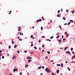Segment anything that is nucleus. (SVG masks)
Wrapping results in <instances>:
<instances>
[{"label":"nucleus","instance_id":"f257e3e1","mask_svg":"<svg viewBox=\"0 0 75 75\" xmlns=\"http://www.w3.org/2000/svg\"><path fill=\"white\" fill-rule=\"evenodd\" d=\"M42 21V20L40 19L39 20H37V22H36V23H37V22H39V21Z\"/></svg>","mask_w":75,"mask_h":75},{"label":"nucleus","instance_id":"f03ea898","mask_svg":"<svg viewBox=\"0 0 75 75\" xmlns=\"http://www.w3.org/2000/svg\"><path fill=\"white\" fill-rule=\"evenodd\" d=\"M48 69V68H47L46 69H45V71H46V72H48V71H49V70H47Z\"/></svg>","mask_w":75,"mask_h":75},{"label":"nucleus","instance_id":"7ed1b4c3","mask_svg":"<svg viewBox=\"0 0 75 75\" xmlns=\"http://www.w3.org/2000/svg\"><path fill=\"white\" fill-rule=\"evenodd\" d=\"M27 59H32V58H31V57H27Z\"/></svg>","mask_w":75,"mask_h":75},{"label":"nucleus","instance_id":"20e7f679","mask_svg":"<svg viewBox=\"0 0 75 75\" xmlns=\"http://www.w3.org/2000/svg\"><path fill=\"white\" fill-rule=\"evenodd\" d=\"M15 58H16V56H14L12 58V59H15Z\"/></svg>","mask_w":75,"mask_h":75},{"label":"nucleus","instance_id":"39448f33","mask_svg":"<svg viewBox=\"0 0 75 75\" xmlns=\"http://www.w3.org/2000/svg\"><path fill=\"white\" fill-rule=\"evenodd\" d=\"M59 70L58 69L57 71V74H58V73H59Z\"/></svg>","mask_w":75,"mask_h":75},{"label":"nucleus","instance_id":"423d86ee","mask_svg":"<svg viewBox=\"0 0 75 75\" xmlns=\"http://www.w3.org/2000/svg\"><path fill=\"white\" fill-rule=\"evenodd\" d=\"M68 48V47H66L64 49V51H65V50H67V48Z\"/></svg>","mask_w":75,"mask_h":75},{"label":"nucleus","instance_id":"0eeeda50","mask_svg":"<svg viewBox=\"0 0 75 75\" xmlns=\"http://www.w3.org/2000/svg\"><path fill=\"white\" fill-rule=\"evenodd\" d=\"M71 12H72V14H74V13L75 12V11H71Z\"/></svg>","mask_w":75,"mask_h":75},{"label":"nucleus","instance_id":"6e6552de","mask_svg":"<svg viewBox=\"0 0 75 75\" xmlns=\"http://www.w3.org/2000/svg\"><path fill=\"white\" fill-rule=\"evenodd\" d=\"M70 21L71 22V23H74V21H73V20H70Z\"/></svg>","mask_w":75,"mask_h":75},{"label":"nucleus","instance_id":"1a4fd4ad","mask_svg":"<svg viewBox=\"0 0 75 75\" xmlns=\"http://www.w3.org/2000/svg\"><path fill=\"white\" fill-rule=\"evenodd\" d=\"M18 31H21V29H18Z\"/></svg>","mask_w":75,"mask_h":75},{"label":"nucleus","instance_id":"9d476101","mask_svg":"<svg viewBox=\"0 0 75 75\" xmlns=\"http://www.w3.org/2000/svg\"><path fill=\"white\" fill-rule=\"evenodd\" d=\"M66 53H69V54H70V52H69V51H67L66 52Z\"/></svg>","mask_w":75,"mask_h":75},{"label":"nucleus","instance_id":"9b49d317","mask_svg":"<svg viewBox=\"0 0 75 75\" xmlns=\"http://www.w3.org/2000/svg\"><path fill=\"white\" fill-rule=\"evenodd\" d=\"M63 19L64 20H66V18H65V17H63Z\"/></svg>","mask_w":75,"mask_h":75},{"label":"nucleus","instance_id":"f8f14e48","mask_svg":"<svg viewBox=\"0 0 75 75\" xmlns=\"http://www.w3.org/2000/svg\"><path fill=\"white\" fill-rule=\"evenodd\" d=\"M17 47V45H15V46L14 47V48H16Z\"/></svg>","mask_w":75,"mask_h":75},{"label":"nucleus","instance_id":"ddd939ff","mask_svg":"<svg viewBox=\"0 0 75 75\" xmlns=\"http://www.w3.org/2000/svg\"><path fill=\"white\" fill-rule=\"evenodd\" d=\"M16 69H14L13 70V72H16Z\"/></svg>","mask_w":75,"mask_h":75},{"label":"nucleus","instance_id":"4468645a","mask_svg":"<svg viewBox=\"0 0 75 75\" xmlns=\"http://www.w3.org/2000/svg\"><path fill=\"white\" fill-rule=\"evenodd\" d=\"M43 29V27H42V26L41 27V30H42Z\"/></svg>","mask_w":75,"mask_h":75},{"label":"nucleus","instance_id":"2eb2a0df","mask_svg":"<svg viewBox=\"0 0 75 75\" xmlns=\"http://www.w3.org/2000/svg\"><path fill=\"white\" fill-rule=\"evenodd\" d=\"M34 48H35V50H37V47H34Z\"/></svg>","mask_w":75,"mask_h":75},{"label":"nucleus","instance_id":"dca6fc26","mask_svg":"<svg viewBox=\"0 0 75 75\" xmlns=\"http://www.w3.org/2000/svg\"><path fill=\"white\" fill-rule=\"evenodd\" d=\"M30 54H33V52H30Z\"/></svg>","mask_w":75,"mask_h":75},{"label":"nucleus","instance_id":"f3484780","mask_svg":"<svg viewBox=\"0 0 75 75\" xmlns=\"http://www.w3.org/2000/svg\"><path fill=\"white\" fill-rule=\"evenodd\" d=\"M53 38H54V36H52L50 38V39H52Z\"/></svg>","mask_w":75,"mask_h":75},{"label":"nucleus","instance_id":"a211bd4d","mask_svg":"<svg viewBox=\"0 0 75 75\" xmlns=\"http://www.w3.org/2000/svg\"><path fill=\"white\" fill-rule=\"evenodd\" d=\"M59 37V35H58L56 37L57 38H58V37Z\"/></svg>","mask_w":75,"mask_h":75},{"label":"nucleus","instance_id":"6ab92c4d","mask_svg":"<svg viewBox=\"0 0 75 75\" xmlns=\"http://www.w3.org/2000/svg\"><path fill=\"white\" fill-rule=\"evenodd\" d=\"M74 50V49L73 48H71V51H72V50Z\"/></svg>","mask_w":75,"mask_h":75},{"label":"nucleus","instance_id":"aec40b11","mask_svg":"<svg viewBox=\"0 0 75 75\" xmlns=\"http://www.w3.org/2000/svg\"><path fill=\"white\" fill-rule=\"evenodd\" d=\"M70 24H71V22H69V23H68V24H67V25H69Z\"/></svg>","mask_w":75,"mask_h":75},{"label":"nucleus","instance_id":"412c9836","mask_svg":"<svg viewBox=\"0 0 75 75\" xmlns=\"http://www.w3.org/2000/svg\"><path fill=\"white\" fill-rule=\"evenodd\" d=\"M64 34L65 35H66V34H67V33L66 32H64Z\"/></svg>","mask_w":75,"mask_h":75},{"label":"nucleus","instance_id":"4be33fe9","mask_svg":"<svg viewBox=\"0 0 75 75\" xmlns=\"http://www.w3.org/2000/svg\"><path fill=\"white\" fill-rule=\"evenodd\" d=\"M61 67H63V64L62 63V64H61Z\"/></svg>","mask_w":75,"mask_h":75},{"label":"nucleus","instance_id":"5701e85b","mask_svg":"<svg viewBox=\"0 0 75 75\" xmlns=\"http://www.w3.org/2000/svg\"><path fill=\"white\" fill-rule=\"evenodd\" d=\"M28 67V65L27 64L26 65H25V67Z\"/></svg>","mask_w":75,"mask_h":75},{"label":"nucleus","instance_id":"b1692460","mask_svg":"<svg viewBox=\"0 0 75 75\" xmlns=\"http://www.w3.org/2000/svg\"><path fill=\"white\" fill-rule=\"evenodd\" d=\"M47 52V53H48L49 54H50V52H49V51H48Z\"/></svg>","mask_w":75,"mask_h":75},{"label":"nucleus","instance_id":"393cba45","mask_svg":"<svg viewBox=\"0 0 75 75\" xmlns=\"http://www.w3.org/2000/svg\"><path fill=\"white\" fill-rule=\"evenodd\" d=\"M59 33H57V35H59Z\"/></svg>","mask_w":75,"mask_h":75},{"label":"nucleus","instance_id":"a878e982","mask_svg":"<svg viewBox=\"0 0 75 75\" xmlns=\"http://www.w3.org/2000/svg\"><path fill=\"white\" fill-rule=\"evenodd\" d=\"M8 48H11V46L9 45L8 47Z\"/></svg>","mask_w":75,"mask_h":75},{"label":"nucleus","instance_id":"bb28decb","mask_svg":"<svg viewBox=\"0 0 75 75\" xmlns=\"http://www.w3.org/2000/svg\"><path fill=\"white\" fill-rule=\"evenodd\" d=\"M33 35H31L30 36V38H33Z\"/></svg>","mask_w":75,"mask_h":75},{"label":"nucleus","instance_id":"cd10ccee","mask_svg":"<svg viewBox=\"0 0 75 75\" xmlns=\"http://www.w3.org/2000/svg\"><path fill=\"white\" fill-rule=\"evenodd\" d=\"M42 48H44V44H43L42 46Z\"/></svg>","mask_w":75,"mask_h":75},{"label":"nucleus","instance_id":"c85d7f7f","mask_svg":"<svg viewBox=\"0 0 75 75\" xmlns=\"http://www.w3.org/2000/svg\"><path fill=\"white\" fill-rule=\"evenodd\" d=\"M59 27L60 28V30H61V25H59Z\"/></svg>","mask_w":75,"mask_h":75},{"label":"nucleus","instance_id":"c756f323","mask_svg":"<svg viewBox=\"0 0 75 75\" xmlns=\"http://www.w3.org/2000/svg\"><path fill=\"white\" fill-rule=\"evenodd\" d=\"M42 20H44V17H42Z\"/></svg>","mask_w":75,"mask_h":75},{"label":"nucleus","instance_id":"7c9ffc66","mask_svg":"<svg viewBox=\"0 0 75 75\" xmlns=\"http://www.w3.org/2000/svg\"><path fill=\"white\" fill-rule=\"evenodd\" d=\"M68 36H69V35H68V34H67V35H66L67 37Z\"/></svg>","mask_w":75,"mask_h":75},{"label":"nucleus","instance_id":"2f4dec72","mask_svg":"<svg viewBox=\"0 0 75 75\" xmlns=\"http://www.w3.org/2000/svg\"><path fill=\"white\" fill-rule=\"evenodd\" d=\"M14 42L13 41H12V44H14Z\"/></svg>","mask_w":75,"mask_h":75},{"label":"nucleus","instance_id":"473e14b6","mask_svg":"<svg viewBox=\"0 0 75 75\" xmlns=\"http://www.w3.org/2000/svg\"><path fill=\"white\" fill-rule=\"evenodd\" d=\"M40 42H41V40H39V43H40Z\"/></svg>","mask_w":75,"mask_h":75},{"label":"nucleus","instance_id":"72a5a7b5","mask_svg":"<svg viewBox=\"0 0 75 75\" xmlns=\"http://www.w3.org/2000/svg\"><path fill=\"white\" fill-rule=\"evenodd\" d=\"M34 45L33 44H32L31 45V47H32V46H33Z\"/></svg>","mask_w":75,"mask_h":75},{"label":"nucleus","instance_id":"f704fd0d","mask_svg":"<svg viewBox=\"0 0 75 75\" xmlns=\"http://www.w3.org/2000/svg\"><path fill=\"white\" fill-rule=\"evenodd\" d=\"M60 12V10H59L57 12L58 13H59Z\"/></svg>","mask_w":75,"mask_h":75},{"label":"nucleus","instance_id":"c9c22d12","mask_svg":"<svg viewBox=\"0 0 75 75\" xmlns=\"http://www.w3.org/2000/svg\"><path fill=\"white\" fill-rule=\"evenodd\" d=\"M72 52L73 54H75V52L74 51H73Z\"/></svg>","mask_w":75,"mask_h":75},{"label":"nucleus","instance_id":"e433bc0d","mask_svg":"<svg viewBox=\"0 0 75 75\" xmlns=\"http://www.w3.org/2000/svg\"><path fill=\"white\" fill-rule=\"evenodd\" d=\"M19 40H20V41H22V39H21V38H20V39H19Z\"/></svg>","mask_w":75,"mask_h":75},{"label":"nucleus","instance_id":"4c0bfd02","mask_svg":"<svg viewBox=\"0 0 75 75\" xmlns=\"http://www.w3.org/2000/svg\"><path fill=\"white\" fill-rule=\"evenodd\" d=\"M25 52V53H26V52H27V50H25L24 51Z\"/></svg>","mask_w":75,"mask_h":75},{"label":"nucleus","instance_id":"58836bf2","mask_svg":"<svg viewBox=\"0 0 75 75\" xmlns=\"http://www.w3.org/2000/svg\"><path fill=\"white\" fill-rule=\"evenodd\" d=\"M4 58V56H2V59H3Z\"/></svg>","mask_w":75,"mask_h":75},{"label":"nucleus","instance_id":"ea45409f","mask_svg":"<svg viewBox=\"0 0 75 75\" xmlns=\"http://www.w3.org/2000/svg\"><path fill=\"white\" fill-rule=\"evenodd\" d=\"M73 57V58H75V54L74 55Z\"/></svg>","mask_w":75,"mask_h":75},{"label":"nucleus","instance_id":"a19ab883","mask_svg":"<svg viewBox=\"0 0 75 75\" xmlns=\"http://www.w3.org/2000/svg\"><path fill=\"white\" fill-rule=\"evenodd\" d=\"M41 68V67H39L38 68V69H40V68Z\"/></svg>","mask_w":75,"mask_h":75},{"label":"nucleus","instance_id":"79ce46f5","mask_svg":"<svg viewBox=\"0 0 75 75\" xmlns=\"http://www.w3.org/2000/svg\"><path fill=\"white\" fill-rule=\"evenodd\" d=\"M59 15L58 14L57 15V17H59Z\"/></svg>","mask_w":75,"mask_h":75},{"label":"nucleus","instance_id":"37998d69","mask_svg":"<svg viewBox=\"0 0 75 75\" xmlns=\"http://www.w3.org/2000/svg\"><path fill=\"white\" fill-rule=\"evenodd\" d=\"M49 39H46V41H49Z\"/></svg>","mask_w":75,"mask_h":75},{"label":"nucleus","instance_id":"c03bdc74","mask_svg":"<svg viewBox=\"0 0 75 75\" xmlns=\"http://www.w3.org/2000/svg\"><path fill=\"white\" fill-rule=\"evenodd\" d=\"M42 69H44V66H42Z\"/></svg>","mask_w":75,"mask_h":75},{"label":"nucleus","instance_id":"a18cd8bd","mask_svg":"<svg viewBox=\"0 0 75 75\" xmlns=\"http://www.w3.org/2000/svg\"><path fill=\"white\" fill-rule=\"evenodd\" d=\"M63 37H64V36H63V35H62V38H63Z\"/></svg>","mask_w":75,"mask_h":75},{"label":"nucleus","instance_id":"49530a36","mask_svg":"<svg viewBox=\"0 0 75 75\" xmlns=\"http://www.w3.org/2000/svg\"><path fill=\"white\" fill-rule=\"evenodd\" d=\"M42 38H45V36H42Z\"/></svg>","mask_w":75,"mask_h":75},{"label":"nucleus","instance_id":"de8ad7c7","mask_svg":"<svg viewBox=\"0 0 75 75\" xmlns=\"http://www.w3.org/2000/svg\"><path fill=\"white\" fill-rule=\"evenodd\" d=\"M72 62L74 63H75V62H73V61L71 62V63H72Z\"/></svg>","mask_w":75,"mask_h":75},{"label":"nucleus","instance_id":"09e8293b","mask_svg":"<svg viewBox=\"0 0 75 75\" xmlns=\"http://www.w3.org/2000/svg\"><path fill=\"white\" fill-rule=\"evenodd\" d=\"M1 52H2V51L1 50H0V53H1Z\"/></svg>","mask_w":75,"mask_h":75},{"label":"nucleus","instance_id":"8fccbe9b","mask_svg":"<svg viewBox=\"0 0 75 75\" xmlns=\"http://www.w3.org/2000/svg\"><path fill=\"white\" fill-rule=\"evenodd\" d=\"M20 75H21V74H22V73H21V72H20Z\"/></svg>","mask_w":75,"mask_h":75},{"label":"nucleus","instance_id":"3c124183","mask_svg":"<svg viewBox=\"0 0 75 75\" xmlns=\"http://www.w3.org/2000/svg\"><path fill=\"white\" fill-rule=\"evenodd\" d=\"M19 34H20V35H22L21 33V32L19 33Z\"/></svg>","mask_w":75,"mask_h":75},{"label":"nucleus","instance_id":"603ef678","mask_svg":"<svg viewBox=\"0 0 75 75\" xmlns=\"http://www.w3.org/2000/svg\"><path fill=\"white\" fill-rule=\"evenodd\" d=\"M0 57H1V53H0Z\"/></svg>","mask_w":75,"mask_h":75},{"label":"nucleus","instance_id":"864d4df0","mask_svg":"<svg viewBox=\"0 0 75 75\" xmlns=\"http://www.w3.org/2000/svg\"><path fill=\"white\" fill-rule=\"evenodd\" d=\"M74 57H72V58H71V59H74Z\"/></svg>","mask_w":75,"mask_h":75},{"label":"nucleus","instance_id":"5fc2aeb1","mask_svg":"<svg viewBox=\"0 0 75 75\" xmlns=\"http://www.w3.org/2000/svg\"><path fill=\"white\" fill-rule=\"evenodd\" d=\"M17 52L18 53H19V52H19V51H17Z\"/></svg>","mask_w":75,"mask_h":75},{"label":"nucleus","instance_id":"6e6d98bb","mask_svg":"<svg viewBox=\"0 0 75 75\" xmlns=\"http://www.w3.org/2000/svg\"><path fill=\"white\" fill-rule=\"evenodd\" d=\"M7 56H8H8H9V54H7Z\"/></svg>","mask_w":75,"mask_h":75},{"label":"nucleus","instance_id":"4d7b16f0","mask_svg":"<svg viewBox=\"0 0 75 75\" xmlns=\"http://www.w3.org/2000/svg\"><path fill=\"white\" fill-rule=\"evenodd\" d=\"M47 57H48L47 56L46 57H45V59H46V58H47Z\"/></svg>","mask_w":75,"mask_h":75},{"label":"nucleus","instance_id":"13d9d810","mask_svg":"<svg viewBox=\"0 0 75 75\" xmlns=\"http://www.w3.org/2000/svg\"><path fill=\"white\" fill-rule=\"evenodd\" d=\"M48 72H51V71L49 70Z\"/></svg>","mask_w":75,"mask_h":75},{"label":"nucleus","instance_id":"bf43d9fd","mask_svg":"<svg viewBox=\"0 0 75 75\" xmlns=\"http://www.w3.org/2000/svg\"><path fill=\"white\" fill-rule=\"evenodd\" d=\"M28 62H30V60H28Z\"/></svg>","mask_w":75,"mask_h":75},{"label":"nucleus","instance_id":"052dcab7","mask_svg":"<svg viewBox=\"0 0 75 75\" xmlns=\"http://www.w3.org/2000/svg\"><path fill=\"white\" fill-rule=\"evenodd\" d=\"M21 27H19V29H21L20 28H21Z\"/></svg>","mask_w":75,"mask_h":75},{"label":"nucleus","instance_id":"680f3d73","mask_svg":"<svg viewBox=\"0 0 75 75\" xmlns=\"http://www.w3.org/2000/svg\"><path fill=\"white\" fill-rule=\"evenodd\" d=\"M62 47H60V50H61V49H62Z\"/></svg>","mask_w":75,"mask_h":75},{"label":"nucleus","instance_id":"e2e57ef3","mask_svg":"<svg viewBox=\"0 0 75 75\" xmlns=\"http://www.w3.org/2000/svg\"><path fill=\"white\" fill-rule=\"evenodd\" d=\"M16 71H18V69H16Z\"/></svg>","mask_w":75,"mask_h":75},{"label":"nucleus","instance_id":"0e129e2a","mask_svg":"<svg viewBox=\"0 0 75 75\" xmlns=\"http://www.w3.org/2000/svg\"><path fill=\"white\" fill-rule=\"evenodd\" d=\"M68 10H66V12H67V13H68Z\"/></svg>","mask_w":75,"mask_h":75},{"label":"nucleus","instance_id":"69168bd1","mask_svg":"<svg viewBox=\"0 0 75 75\" xmlns=\"http://www.w3.org/2000/svg\"><path fill=\"white\" fill-rule=\"evenodd\" d=\"M67 23H66L65 24V23L64 24V25H67Z\"/></svg>","mask_w":75,"mask_h":75},{"label":"nucleus","instance_id":"338daca9","mask_svg":"<svg viewBox=\"0 0 75 75\" xmlns=\"http://www.w3.org/2000/svg\"><path fill=\"white\" fill-rule=\"evenodd\" d=\"M59 42H61V40H59Z\"/></svg>","mask_w":75,"mask_h":75},{"label":"nucleus","instance_id":"774afa93","mask_svg":"<svg viewBox=\"0 0 75 75\" xmlns=\"http://www.w3.org/2000/svg\"><path fill=\"white\" fill-rule=\"evenodd\" d=\"M9 75H13V74H9Z\"/></svg>","mask_w":75,"mask_h":75}]
</instances>
